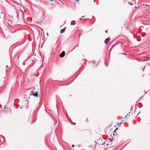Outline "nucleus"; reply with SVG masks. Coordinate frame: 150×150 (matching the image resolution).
Segmentation results:
<instances>
[{"mask_svg": "<svg viewBox=\"0 0 150 150\" xmlns=\"http://www.w3.org/2000/svg\"><path fill=\"white\" fill-rule=\"evenodd\" d=\"M38 89L37 88H34L33 90L31 92L30 95L34 96L35 97L38 98Z\"/></svg>", "mask_w": 150, "mask_h": 150, "instance_id": "obj_1", "label": "nucleus"}, {"mask_svg": "<svg viewBox=\"0 0 150 150\" xmlns=\"http://www.w3.org/2000/svg\"><path fill=\"white\" fill-rule=\"evenodd\" d=\"M1 17H0V22H4L5 19V14L2 12L1 13Z\"/></svg>", "mask_w": 150, "mask_h": 150, "instance_id": "obj_2", "label": "nucleus"}, {"mask_svg": "<svg viewBox=\"0 0 150 150\" xmlns=\"http://www.w3.org/2000/svg\"><path fill=\"white\" fill-rule=\"evenodd\" d=\"M132 2H129V4L130 5H132L133 4H134L135 3V0H132Z\"/></svg>", "mask_w": 150, "mask_h": 150, "instance_id": "obj_3", "label": "nucleus"}, {"mask_svg": "<svg viewBox=\"0 0 150 150\" xmlns=\"http://www.w3.org/2000/svg\"><path fill=\"white\" fill-rule=\"evenodd\" d=\"M65 52L64 51H63L60 54V57H62L64 56L65 54Z\"/></svg>", "mask_w": 150, "mask_h": 150, "instance_id": "obj_4", "label": "nucleus"}, {"mask_svg": "<svg viewBox=\"0 0 150 150\" xmlns=\"http://www.w3.org/2000/svg\"><path fill=\"white\" fill-rule=\"evenodd\" d=\"M66 28L65 27L64 28L60 30V33H63L64 32Z\"/></svg>", "mask_w": 150, "mask_h": 150, "instance_id": "obj_5", "label": "nucleus"}, {"mask_svg": "<svg viewBox=\"0 0 150 150\" xmlns=\"http://www.w3.org/2000/svg\"><path fill=\"white\" fill-rule=\"evenodd\" d=\"M109 40V38H106L105 41V43L106 44L108 42Z\"/></svg>", "mask_w": 150, "mask_h": 150, "instance_id": "obj_6", "label": "nucleus"}, {"mask_svg": "<svg viewBox=\"0 0 150 150\" xmlns=\"http://www.w3.org/2000/svg\"><path fill=\"white\" fill-rule=\"evenodd\" d=\"M46 34L47 35V36H48V35H49V34H48V33H47V34Z\"/></svg>", "mask_w": 150, "mask_h": 150, "instance_id": "obj_7", "label": "nucleus"}, {"mask_svg": "<svg viewBox=\"0 0 150 150\" xmlns=\"http://www.w3.org/2000/svg\"><path fill=\"white\" fill-rule=\"evenodd\" d=\"M77 2L79 1L80 0H76Z\"/></svg>", "mask_w": 150, "mask_h": 150, "instance_id": "obj_8", "label": "nucleus"}, {"mask_svg": "<svg viewBox=\"0 0 150 150\" xmlns=\"http://www.w3.org/2000/svg\"><path fill=\"white\" fill-rule=\"evenodd\" d=\"M20 108V109L22 108V107L21 106L19 108Z\"/></svg>", "mask_w": 150, "mask_h": 150, "instance_id": "obj_9", "label": "nucleus"}, {"mask_svg": "<svg viewBox=\"0 0 150 150\" xmlns=\"http://www.w3.org/2000/svg\"><path fill=\"white\" fill-rule=\"evenodd\" d=\"M70 25H73V24H72V23H71V24H70Z\"/></svg>", "mask_w": 150, "mask_h": 150, "instance_id": "obj_10", "label": "nucleus"}, {"mask_svg": "<svg viewBox=\"0 0 150 150\" xmlns=\"http://www.w3.org/2000/svg\"><path fill=\"white\" fill-rule=\"evenodd\" d=\"M72 147H73L74 146V145H72Z\"/></svg>", "mask_w": 150, "mask_h": 150, "instance_id": "obj_11", "label": "nucleus"}, {"mask_svg": "<svg viewBox=\"0 0 150 150\" xmlns=\"http://www.w3.org/2000/svg\"><path fill=\"white\" fill-rule=\"evenodd\" d=\"M50 1H53V0H50Z\"/></svg>", "mask_w": 150, "mask_h": 150, "instance_id": "obj_12", "label": "nucleus"}, {"mask_svg": "<svg viewBox=\"0 0 150 150\" xmlns=\"http://www.w3.org/2000/svg\"><path fill=\"white\" fill-rule=\"evenodd\" d=\"M84 16H82V17H82V18H83V17H84Z\"/></svg>", "mask_w": 150, "mask_h": 150, "instance_id": "obj_13", "label": "nucleus"}, {"mask_svg": "<svg viewBox=\"0 0 150 150\" xmlns=\"http://www.w3.org/2000/svg\"><path fill=\"white\" fill-rule=\"evenodd\" d=\"M128 115V114H127V115H126V116H125V117H127V115Z\"/></svg>", "mask_w": 150, "mask_h": 150, "instance_id": "obj_14", "label": "nucleus"}, {"mask_svg": "<svg viewBox=\"0 0 150 150\" xmlns=\"http://www.w3.org/2000/svg\"><path fill=\"white\" fill-rule=\"evenodd\" d=\"M79 19H80V20H81V18H79Z\"/></svg>", "mask_w": 150, "mask_h": 150, "instance_id": "obj_15", "label": "nucleus"}, {"mask_svg": "<svg viewBox=\"0 0 150 150\" xmlns=\"http://www.w3.org/2000/svg\"><path fill=\"white\" fill-rule=\"evenodd\" d=\"M76 47H78V45H76Z\"/></svg>", "mask_w": 150, "mask_h": 150, "instance_id": "obj_16", "label": "nucleus"}]
</instances>
